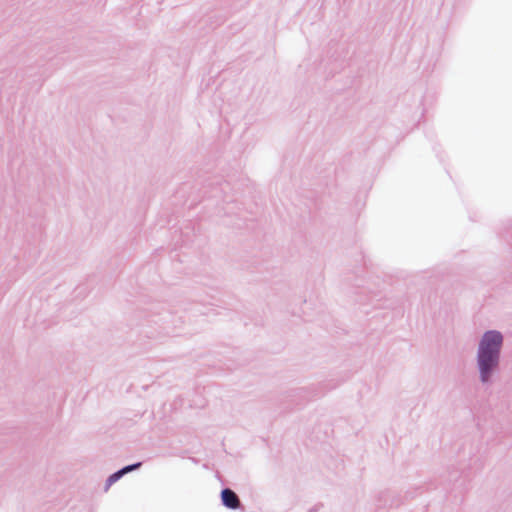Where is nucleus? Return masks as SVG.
<instances>
[{
	"mask_svg": "<svg viewBox=\"0 0 512 512\" xmlns=\"http://www.w3.org/2000/svg\"><path fill=\"white\" fill-rule=\"evenodd\" d=\"M503 342V335L497 330L484 332L479 340L476 367L479 373V381L483 385L491 384L493 376L499 369Z\"/></svg>",
	"mask_w": 512,
	"mask_h": 512,
	"instance_id": "1",
	"label": "nucleus"
},
{
	"mask_svg": "<svg viewBox=\"0 0 512 512\" xmlns=\"http://www.w3.org/2000/svg\"><path fill=\"white\" fill-rule=\"evenodd\" d=\"M221 501L228 509L236 510L242 507L239 496L230 488L222 489Z\"/></svg>",
	"mask_w": 512,
	"mask_h": 512,
	"instance_id": "2",
	"label": "nucleus"
},
{
	"mask_svg": "<svg viewBox=\"0 0 512 512\" xmlns=\"http://www.w3.org/2000/svg\"><path fill=\"white\" fill-rule=\"evenodd\" d=\"M123 477V473L120 470L112 473L105 482V491H107L114 483Z\"/></svg>",
	"mask_w": 512,
	"mask_h": 512,
	"instance_id": "3",
	"label": "nucleus"
},
{
	"mask_svg": "<svg viewBox=\"0 0 512 512\" xmlns=\"http://www.w3.org/2000/svg\"><path fill=\"white\" fill-rule=\"evenodd\" d=\"M142 466V462H136L133 464H130L131 472L139 469Z\"/></svg>",
	"mask_w": 512,
	"mask_h": 512,
	"instance_id": "4",
	"label": "nucleus"
},
{
	"mask_svg": "<svg viewBox=\"0 0 512 512\" xmlns=\"http://www.w3.org/2000/svg\"><path fill=\"white\" fill-rule=\"evenodd\" d=\"M142 466V462H136L133 464H130L131 472L139 469Z\"/></svg>",
	"mask_w": 512,
	"mask_h": 512,
	"instance_id": "5",
	"label": "nucleus"
},
{
	"mask_svg": "<svg viewBox=\"0 0 512 512\" xmlns=\"http://www.w3.org/2000/svg\"><path fill=\"white\" fill-rule=\"evenodd\" d=\"M121 471V473H123V476L127 473H130L131 472V468H130V465H126L124 466L123 468L119 469Z\"/></svg>",
	"mask_w": 512,
	"mask_h": 512,
	"instance_id": "6",
	"label": "nucleus"
},
{
	"mask_svg": "<svg viewBox=\"0 0 512 512\" xmlns=\"http://www.w3.org/2000/svg\"><path fill=\"white\" fill-rule=\"evenodd\" d=\"M121 471V473H123V476L127 473H130L131 472V468H130V465H126L124 466L123 468L119 469Z\"/></svg>",
	"mask_w": 512,
	"mask_h": 512,
	"instance_id": "7",
	"label": "nucleus"
}]
</instances>
